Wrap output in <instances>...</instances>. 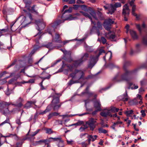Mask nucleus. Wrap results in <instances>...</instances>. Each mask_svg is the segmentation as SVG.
<instances>
[{"instance_id":"f257e3e1","label":"nucleus","mask_w":147,"mask_h":147,"mask_svg":"<svg viewBox=\"0 0 147 147\" xmlns=\"http://www.w3.org/2000/svg\"><path fill=\"white\" fill-rule=\"evenodd\" d=\"M89 57V54L87 53H85L82 56L81 59L74 61V63L72 65H69L65 64L63 61V65L59 69L56 73L61 72L64 71V74L67 75L69 71L72 72L73 71L74 68H76L80 66L84 61L86 60L87 58Z\"/></svg>"},{"instance_id":"f03ea898","label":"nucleus","mask_w":147,"mask_h":147,"mask_svg":"<svg viewBox=\"0 0 147 147\" xmlns=\"http://www.w3.org/2000/svg\"><path fill=\"white\" fill-rule=\"evenodd\" d=\"M72 7H70L68 9L65 10L61 17L62 20H57L51 24V28H48L47 30V32L49 34H51L53 36V32L54 31V28L59 25L61 23L63 22L65 20H75L77 19L76 17H73L71 14H66L67 13H69L71 12L72 11Z\"/></svg>"},{"instance_id":"7ed1b4c3","label":"nucleus","mask_w":147,"mask_h":147,"mask_svg":"<svg viewBox=\"0 0 147 147\" xmlns=\"http://www.w3.org/2000/svg\"><path fill=\"white\" fill-rule=\"evenodd\" d=\"M72 7H70L68 9L65 10L61 17L62 20H57L51 24V28H48L47 30V32L49 34H51L53 36V32L54 31V28L59 25L61 23L63 22L65 20H75L77 19L76 17H73L71 14H66L67 13H69L71 12L72 11Z\"/></svg>"},{"instance_id":"20e7f679","label":"nucleus","mask_w":147,"mask_h":147,"mask_svg":"<svg viewBox=\"0 0 147 147\" xmlns=\"http://www.w3.org/2000/svg\"><path fill=\"white\" fill-rule=\"evenodd\" d=\"M61 95L60 93L55 92V94L52 93L50 97H52L53 99L52 101V104L49 105L46 109L44 111L40 113V114L43 115L49 111L51 109L52 107L54 110H58L63 103L61 102L60 104L59 97Z\"/></svg>"},{"instance_id":"39448f33","label":"nucleus","mask_w":147,"mask_h":147,"mask_svg":"<svg viewBox=\"0 0 147 147\" xmlns=\"http://www.w3.org/2000/svg\"><path fill=\"white\" fill-rule=\"evenodd\" d=\"M35 23L37 26H36V28L39 32L36 35L34 36V37L35 38L36 42L37 43H38L39 40L41 38L43 34H42L41 31L45 27L46 24L42 19L36 20Z\"/></svg>"},{"instance_id":"423d86ee","label":"nucleus","mask_w":147,"mask_h":147,"mask_svg":"<svg viewBox=\"0 0 147 147\" xmlns=\"http://www.w3.org/2000/svg\"><path fill=\"white\" fill-rule=\"evenodd\" d=\"M11 104V102H3L0 103V112L5 116L14 114L16 110V109L14 108L11 111L9 109L8 107Z\"/></svg>"},{"instance_id":"0eeeda50","label":"nucleus","mask_w":147,"mask_h":147,"mask_svg":"<svg viewBox=\"0 0 147 147\" xmlns=\"http://www.w3.org/2000/svg\"><path fill=\"white\" fill-rule=\"evenodd\" d=\"M138 69H136L132 72L127 70L125 74L121 76L119 75V74H118L113 78V81L114 82H117L124 80L127 81L128 75L131 73L136 72Z\"/></svg>"},{"instance_id":"6e6552de","label":"nucleus","mask_w":147,"mask_h":147,"mask_svg":"<svg viewBox=\"0 0 147 147\" xmlns=\"http://www.w3.org/2000/svg\"><path fill=\"white\" fill-rule=\"evenodd\" d=\"M84 74L83 71L76 69H75L74 72L70 74V76L73 79H77L76 80H78L80 82L81 79L84 80L89 78V76L88 78H85L84 77Z\"/></svg>"},{"instance_id":"1a4fd4ad","label":"nucleus","mask_w":147,"mask_h":147,"mask_svg":"<svg viewBox=\"0 0 147 147\" xmlns=\"http://www.w3.org/2000/svg\"><path fill=\"white\" fill-rule=\"evenodd\" d=\"M105 51L102 49L99 50L98 54L96 56L94 55H92L90 57V59L89 63L88 65V67L92 69L96 63L97 59L99 56L102 53H105Z\"/></svg>"},{"instance_id":"9d476101","label":"nucleus","mask_w":147,"mask_h":147,"mask_svg":"<svg viewBox=\"0 0 147 147\" xmlns=\"http://www.w3.org/2000/svg\"><path fill=\"white\" fill-rule=\"evenodd\" d=\"M22 19L21 21V24L26 26L27 25L30 24L32 20V17L31 14L29 13L26 17L22 16Z\"/></svg>"},{"instance_id":"9b49d317","label":"nucleus","mask_w":147,"mask_h":147,"mask_svg":"<svg viewBox=\"0 0 147 147\" xmlns=\"http://www.w3.org/2000/svg\"><path fill=\"white\" fill-rule=\"evenodd\" d=\"M114 21L111 19H108L105 20L104 22L103 26L105 29L109 31L111 29V26L114 23Z\"/></svg>"},{"instance_id":"f8f14e48","label":"nucleus","mask_w":147,"mask_h":147,"mask_svg":"<svg viewBox=\"0 0 147 147\" xmlns=\"http://www.w3.org/2000/svg\"><path fill=\"white\" fill-rule=\"evenodd\" d=\"M81 8L84 11L88 12L90 13L95 19H97L95 12L93 10L91 7H89L87 8L86 6L83 5H81Z\"/></svg>"},{"instance_id":"ddd939ff","label":"nucleus","mask_w":147,"mask_h":147,"mask_svg":"<svg viewBox=\"0 0 147 147\" xmlns=\"http://www.w3.org/2000/svg\"><path fill=\"white\" fill-rule=\"evenodd\" d=\"M104 7L105 9L108 10V12L107 13L111 15L114 13L116 10V9H115L113 4H107L106 5L104 6Z\"/></svg>"},{"instance_id":"4468645a","label":"nucleus","mask_w":147,"mask_h":147,"mask_svg":"<svg viewBox=\"0 0 147 147\" xmlns=\"http://www.w3.org/2000/svg\"><path fill=\"white\" fill-rule=\"evenodd\" d=\"M130 10L127 4H125L123 6L122 14L124 16H128L129 14Z\"/></svg>"},{"instance_id":"2eb2a0df","label":"nucleus","mask_w":147,"mask_h":147,"mask_svg":"<svg viewBox=\"0 0 147 147\" xmlns=\"http://www.w3.org/2000/svg\"><path fill=\"white\" fill-rule=\"evenodd\" d=\"M80 12L82 13V15L86 18H88L90 20L92 23L94 25L96 24V23L95 22H94L92 21L91 16H92L90 13L88 12L85 11H80Z\"/></svg>"},{"instance_id":"dca6fc26","label":"nucleus","mask_w":147,"mask_h":147,"mask_svg":"<svg viewBox=\"0 0 147 147\" xmlns=\"http://www.w3.org/2000/svg\"><path fill=\"white\" fill-rule=\"evenodd\" d=\"M129 97L127 95V92L126 89L125 92L122 95L119 96L118 98L119 100H121L124 102L127 101Z\"/></svg>"},{"instance_id":"f3484780","label":"nucleus","mask_w":147,"mask_h":147,"mask_svg":"<svg viewBox=\"0 0 147 147\" xmlns=\"http://www.w3.org/2000/svg\"><path fill=\"white\" fill-rule=\"evenodd\" d=\"M36 102V101L35 100H33L32 101H28L24 106V108L26 109H28L32 107V105H34L36 106L35 105Z\"/></svg>"},{"instance_id":"a211bd4d","label":"nucleus","mask_w":147,"mask_h":147,"mask_svg":"<svg viewBox=\"0 0 147 147\" xmlns=\"http://www.w3.org/2000/svg\"><path fill=\"white\" fill-rule=\"evenodd\" d=\"M100 115L102 117H106L108 116L112 117V115L111 114L110 110H109L105 109L102 111L100 113Z\"/></svg>"},{"instance_id":"6ab92c4d","label":"nucleus","mask_w":147,"mask_h":147,"mask_svg":"<svg viewBox=\"0 0 147 147\" xmlns=\"http://www.w3.org/2000/svg\"><path fill=\"white\" fill-rule=\"evenodd\" d=\"M40 46L41 47H46L49 49V50L55 49L57 47L58 48L61 47V45H60L58 47L53 46V44L51 42L48 43L46 45H42Z\"/></svg>"},{"instance_id":"aec40b11","label":"nucleus","mask_w":147,"mask_h":147,"mask_svg":"<svg viewBox=\"0 0 147 147\" xmlns=\"http://www.w3.org/2000/svg\"><path fill=\"white\" fill-rule=\"evenodd\" d=\"M94 107L97 109L98 111H100L101 110V104L99 100H96L94 101Z\"/></svg>"},{"instance_id":"412c9836","label":"nucleus","mask_w":147,"mask_h":147,"mask_svg":"<svg viewBox=\"0 0 147 147\" xmlns=\"http://www.w3.org/2000/svg\"><path fill=\"white\" fill-rule=\"evenodd\" d=\"M48 142V140L47 139L40 140L38 141L34 142L33 145L34 146H36L38 145H42L43 143H46V142Z\"/></svg>"},{"instance_id":"4be33fe9","label":"nucleus","mask_w":147,"mask_h":147,"mask_svg":"<svg viewBox=\"0 0 147 147\" xmlns=\"http://www.w3.org/2000/svg\"><path fill=\"white\" fill-rule=\"evenodd\" d=\"M135 25L136 28L138 30L140 34L142 33V29L146 28V25L144 23H143L142 27H141L140 24H136Z\"/></svg>"},{"instance_id":"5701e85b","label":"nucleus","mask_w":147,"mask_h":147,"mask_svg":"<svg viewBox=\"0 0 147 147\" xmlns=\"http://www.w3.org/2000/svg\"><path fill=\"white\" fill-rule=\"evenodd\" d=\"M132 7V15H133L134 16L136 17V18L137 20H139L140 19V15H138L135 13V11L136 10V6L134 5Z\"/></svg>"},{"instance_id":"b1692460","label":"nucleus","mask_w":147,"mask_h":147,"mask_svg":"<svg viewBox=\"0 0 147 147\" xmlns=\"http://www.w3.org/2000/svg\"><path fill=\"white\" fill-rule=\"evenodd\" d=\"M35 42L36 43V44H35L34 46V49L32 51L30 54H29V56H32L35 53L36 50L38 49L39 48L41 47H40V45H37V44H38L39 43H37L36 41H35ZM38 43H39V42Z\"/></svg>"},{"instance_id":"393cba45","label":"nucleus","mask_w":147,"mask_h":147,"mask_svg":"<svg viewBox=\"0 0 147 147\" xmlns=\"http://www.w3.org/2000/svg\"><path fill=\"white\" fill-rule=\"evenodd\" d=\"M60 35L59 34L56 33L55 34V37L54 38H53V39L55 42L59 43H62V41L59 39Z\"/></svg>"},{"instance_id":"a878e982","label":"nucleus","mask_w":147,"mask_h":147,"mask_svg":"<svg viewBox=\"0 0 147 147\" xmlns=\"http://www.w3.org/2000/svg\"><path fill=\"white\" fill-rule=\"evenodd\" d=\"M89 87L88 86L85 89V91L82 92V94L84 95L85 94H87L90 96H91L94 94L93 92H89L88 91Z\"/></svg>"},{"instance_id":"bb28decb","label":"nucleus","mask_w":147,"mask_h":147,"mask_svg":"<svg viewBox=\"0 0 147 147\" xmlns=\"http://www.w3.org/2000/svg\"><path fill=\"white\" fill-rule=\"evenodd\" d=\"M130 34L133 38L135 39H137L138 38V36L136 32L133 30H131L130 32Z\"/></svg>"},{"instance_id":"cd10ccee","label":"nucleus","mask_w":147,"mask_h":147,"mask_svg":"<svg viewBox=\"0 0 147 147\" xmlns=\"http://www.w3.org/2000/svg\"><path fill=\"white\" fill-rule=\"evenodd\" d=\"M23 100L20 97L19 98L18 101L19 103L17 104H13L11 103L10 105H14L15 107H21L22 106L23 104L22 103V101H23Z\"/></svg>"},{"instance_id":"c85d7f7f","label":"nucleus","mask_w":147,"mask_h":147,"mask_svg":"<svg viewBox=\"0 0 147 147\" xmlns=\"http://www.w3.org/2000/svg\"><path fill=\"white\" fill-rule=\"evenodd\" d=\"M84 47L86 51L87 52H91L93 51V49L92 47L89 46L86 44H84Z\"/></svg>"},{"instance_id":"c756f323","label":"nucleus","mask_w":147,"mask_h":147,"mask_svg":"<svg viewBox=\"0 0 147 147\" xmlns=\"http://www.w3.org/2000/svg\"><path fill=\"white\" fill-rule=\"evenodd\" d=\"M128 85H129V86L127 88V89H129L130 88H131V89H136L138 88V86L137 85H136L135 84H134V87H130L133 84L131 82H129L128 83Z\"/></svg>"},{"instance_id":"7c9ffc66","label":"nucleus","mask_w":147,"mask_h":147,"mask_svg":"<svg viewBox=\"0 0 147 147\" xmlns=\"http://www.w3.org/2000/svg\"><path fill=\"white\" fill-rule=\"evenodd\" d=\"M6 137H10L16 140H18L19 139V137L15 134H10L9 135L6 136Z\"/></svg>"},{"instance_id":"2f4dec72","label":"nucleus","mask_w":147,"mask_h":147,"mask_svg":"<svg viewBox=\"0 0 147 147\" xmlns=\"http://www.w3.org/2000/svg\"><path fill=\"white\" fill-rule=\"evenodd\" d=\"M81 83V82L79 81L78 80H76L75 81H73L72 80H70L68 83V84L69 86H71L72 84L76 83Z\"/></svg>"},{"instance_id":"473e14b6","label":"nucleus","mask_w":147,"mask_h":147,"mask_svg":"<svg viewBox=\"0 0 147 147\" xmlns=\"http://www.w3.org/2000/svg\"><path fill=\"white\" fill-rule=\"evenodd\" d=\"M98 133L100 134L103 133L105 134L108 133L107 131L105 129H103L102 127H100L98 129Z\"/></svg>"},{"instance_id":"72a5a7b5","label":"nucleus","mask_w":147,"mask_h":147,"mask_svg":"<svg viewBox=\"0 0 147 147\" xmlns=\"http://www.w3.org/2000/svg\"><path fill=\"white\" fill-rule=\"evenodd\" d=\"M44 130L46 131V133L49 134H51L53 133V131L51 128H45Z\"/></svg>"},{"instance_id":"f704fd0d","label":"nucleus","mask_w":147,"mask_h":147,"mask_svg":"<svg viewBox=\"0 0 147 147\" xmlns=\"http://www.w3.org/2000/svg\"><path fill=\"white\" fill-rule=\"evenodd\" d=\"M10 121L9 118H7L6 119V120L4 121L3 122H2L0 124V126L2 125L5 123H8L11 126V128H12V126L11 124L9 123Z\"/></svg>"},{"instance_id":"c9c22d12","label":"nucleus","mask_w":147,"mask_h":147,"mask_svg":"<svg viewBox=\"0 0 147 147\" xmlns=\"http://www.w3.org/2000/svg\"><path fill=\"white\" fill-rule=\"evenodd\" d=\"M87 123L89 126L90 128V130L92 131L93 130L94 128L95 127V126L94 125V124L93 123H90L89 121L88 123Z\"/></svg>"},{"instance_id":"e433bc0d","label":"nucleus","mask_w":147,"mask_h":147,"mask_svg":"<svg viewBox=\"0 0 147 147\" xmlns=\"http://www.w3.org/2000/svg\"><path fill=\"white\" fill-rule=\"evenodd\" d=\"M90 100L89 99H87L86 100H85L84 101V102H85V106L86 108V109L87 111H92V109H88L87 107V106L86 105L88 103H89L90 102Z\"/></svg>"},{"instance_id":"4c0bfd02","label":"nucleus","mask_w":147,"mask_h":147,"mask_svg":"<svg viewBox=\"0 0 147 147\" xmlns=\"http://www.w3.org/2000/svg\"><path fill=\"white\" fill-rule=\"evenodd\" d=\"M113 5L115 8V9H116V8H117L120 7L121 6V3L119 2L115 3Z\"/></svg>"},{"instance_id":"58836bf2","label":"nucleus","mask_w":147,"mask_h":147,"mask_svg":"<svg viewBox=\"0 0 147 147\" xmlns=\"http://www.w3.org/2000/svg\"><path fill=\"white\" fill-rule=\"evenodd\" d=\"M133 112L132 110L130 111H127L125 112V113L126 114L127 116H129L130 115L132 114Z\"/></svg>"},{"instance_id":"ea45409f","label":"nucleus","mask_w":147,"mask_h":147,"mask_svg":"<svg viewBox=\"0 0 147 147\" xmlns=\"http://www.w3.org/2000/svg\"><path fill=\"white\" fill-rule=\"evenodd\" d=\"M58 147H64V144L63 141L62 140L60 141L58 145Z\"/></svg>"},{"instance_id":"a19ab883","label":"nucleus","mask_w":147,"mask_h":147,"mask_svg":"<svg viewBox=\"0 0 147 147\" xmlns=\"http://www.w3.org/2000/svg\"><path fill=\"white\" fill-rule=\"evenodd\" d=\"M89 135V136H90V138H91L92 139V142H93L96 139V138L97 137V135H95L94 136H92V135Z\"/></svg>"},{"instance_id":"79ce46f5","label":"nucleus","mask_w":147,"mask_h":147,"mask_svg":"<svg viewBox=\"0 0 147 147\" xmlns=\"http://www.w3.org/2000/svg\"><path fill=\"white\" fill-rule=\"evenodd\" d=\"M107 67L109 69H111L115 67V66L113 63H110L107 66Z\"/></svg>"},{"instance_id":"37998d69","label":"nucleus","mask_w":147,"mask_h":147,"mask_svg":"<svg viewBox=\"0 0 147 147\" xmlns=\"http://www.w3.org/2000/svg\"><path fill=\"white\" fill-rule=\"evenodd\" d=\"M143 42L145 45H147V36L143 37Z\"/></svg>"},{"instance_id":"c03bdc74","label":"nucleus","mask_w":147,"mask_h":147,"mask_svg":"<svg viewBox=\"0 0 147 147\" xmlns=\"http://www.w3.org/2000/svg\"><path fill=\"white\" fill-rule=\"evenodd\" d=\"M40 130V129H38L36 131L32 132V134L30 135V136H31L33 137L36 135Z\"/></svg>"},{"instance_id":"a18cd8bd","label":"nucleus","mask_w":147,"mask_h":147,"mask_svg":"<svg viewBox=\"0 0 147 147\" xmlns=\"http://www.w3.org/2000/svg\"><path fill=\"white\" fill-rule=\"evenodd\" d=\"M84 123L83 121H79L77 123L74 124V125H80L83 124H84Z\"/></svg>"},{"instance_id":"49530a36","label":"nucleus","mask_w":147,"mask_h":147,"mask_svg":"<svg viewBox=\"0 0 147 147\" xmlns=\"http://www.w3.org/2000/svg\"><path fill=\"white\" fill-rule=\"evenodd\" d=\"M16 122L18 125H21L22 122L20 121V118H19L17 119L16 120Z\"/></svg>"},{"instance_id":"de8ad7c7","label":"nucleus","mask_w":147,"mask_h":147,"mask_svg":"<svg viewBox=\"0 0 147 147\" xmlns=\"http://www.w3.org/2000/svg\"><path fill=\"white\" fill-rule=\"evenodd\" d=\"M50 138L53 139L54 141H57L59 142L62 140L60 137L55 138Z\"/></svg>"},{"instance_id":"09e8293b","label":"nucleus","mask_w":147,"mask_h":147,"mask_svg":"<svg viewBox=\"0 0 147 147\" xmlns=\"http://www.w3.org/2000/svg\"><path fill=\"white\" fill-rule=\"evenodd\" d=\"M146 80L145 79H144L140 81V84L141 85L143 86L146 83Z\"/></svg>"},{"instance_id":"8fccbe9b","label":"nucleus","mask_w":147,"mask_h":147,"mask_svg":"<svg viewBox=\"0 0 147 147\" xmlns=\"http://www.w3.org/2000/svg\"><path fill=\"white\" fill-rule=\"evenodd\" d=\"M64 1L68 2L69 4H74L75 3V0H63Z\"/></svg>"},{"instance_id":"3c124183","label":"nucleus","mask_w":147,"mask_h":147,"mask_svg":"<svg viewBox=\"0 0 147 147\" xmlns=\"http://www.w3.org/2000/svg\"><path fill=\"white\" fill-rule=\"evenodd\" d=\"M96 119H94V118H91L90 119L89 122L91 123H93L94 124L96 122Z\"/></svg>"},{"instance_id":"603ef678","label":"nucleus","mask_w":147,"mask_h":147,"mask_svg":"<svg viewBox=\"0 0 147 147\" xmlns=\"http://www.w3.org/2000/svg\"><path fill=\"white\" fill-rule=\"evenodd\" d=\"M101 40L102 43L103 44H105L107 42V40L106 39L103 37H101Z\"/></svg>"},{"instance_id":"864d4df0","label":"nucleus","mask_w":147,"mask_h":147,"mask_svg":"<svg viewBox=\"0 0 147 147\" xmlns=\"http://www.w3.org/2000/svg\"><path fill=\"white\" fill-rule=\"evenodd\" d=\"M66 141L67 144L69 145H72L74 142V141L72 140H67Z\"/></svg>"},{"instance_id":"5fc2aeb1","label":"nucleus","mask_w":147,"mask_h":147,"mask_svg":"<svg viewBox=\"0 0 147 147\" xmlns=\"http://www.w3.org/2000/svg\"><path fill=\"white\" fill-rule=\"evenodd\" d=\"M5 94L7 96L9 95L10 94H11V92L9 90V89L8 86H7V90L5 91Z\"/></svg>"},{"instance_id":"6e6d98bb","label":"nucleus","mask_w":147,"mask_h":147,"mask_svg":"<svg viewBox=\"0 0 147 147\" xmlns=\"http://www.w3.org/2000/svg\"><path fill=\"white\" fill-rule=\"evenodd\" d=\"M87 128V127H81L79 129V130L80 132H82L85 130V129H86Z\"/></svg>"},{"instance_id":"4d7b16f0","label":"nucleus","mask_w":147,"mask_h":147,"mask_svg":"<svg viewBox=\"0 0 147 147\" xmlns=\"http://www.w3.org/2000/svg\"><path fill=\"white\" fill-rule=\"evenodd\" d=\"M115 34H111L109 36V38L111 40L114 39L115 38Z\"/></svg>"},{"instance_id":"13d9d810","label":"nucleus","mask_w":147,"mask_h":147,"mask_svg":"<svg viewBox=\"0 0 147 147\" xmlns=\"http://www.w3.org/2000/svg\"><path fill=\"white\" fill-rule=\"evenodd\" d=\"M97 26H98V28L99 29H102V25L100 22H98L97 23Z\"/></svg>"},{"instance_id":"bf43d9fd","label":"nucleus","mask_w":147,"mask_h":147,"mask_svg":"<svg viewBox=\"0 0 147 147\" xmlns=\"http://www.w3.org/2000/svg\"><path fill=\"white\" fill-rule=\"evenodd\" d=\"M140 113H141L143 117H144L145 116L146 114H145L144 110H141L140 111Z\"/></svg>"},{"instance_id":"052dcab7","label":"nucleus","mask_w":147,"mask_h":147,"mask_svg":"<svg viewBox=\"0 0 147 147\" xmlns=\"http://www.w3.org/2000/svg\"><path fill=\"white\" fill-rule=\"evenodd\" d=\"M134 1L135 0H131L130 1V2H129V4L132 7L134 5H135L134 4Z\"/></svg>"},{"instance_id":"680f3d73","label":"nucleus","mask_w":147,"mask_h":147,"mask_svg":"<svg viewBox=\"0 0 147 147\" xmlns=\"http://www.w3.org/2000/svg\"><path fill=\"white\" fill-rule=\"evenodd\" d=\"M136 52V51H134L132 49H131L130 54L131 55H134Z\"/></svg>"},{"instance_id":"e2e57ef3","label":"nucleus","mask_w":147,"mask_h":147,"mask_svg":"<svg viewBox=\"0 0 147 147\" xmlns=\"http://www.w3.org/2000/svg\"><path fill=\"white\" fill-rule=\"evenodd\" d=\"M34 82V79H31L29 80L28 81L26 82V83H33Z\"/></svg>"},{"instance_id":"0e129e2a","label":"nucleus","mask_w":147,"mask_h":147,"mask_svg":"<svg viewBox=\"0 0 147 147\" xmlns=\"http://www.w3.org/2000/svg\"><path fill=\"white\" fill-rule=\"evenodd\" d=\"M110 87L108 86L107 87L102 88L100 90V91L101 92H102V91H105L106 90L109 89L110 88Z\"/></svg>"},{"instance_id":"69168bd1","label":"nucleus","mask_w":147,"mask_h":147,"mask_svg":"<svg viewBox=\"0 0 147 147\" xmlns=\"http://www.w3.org/2000/svg\"><path fill=\"white\" fill-rule=\"evenodd\" d=\"M144 89H143L142 87L140 88L139 89V93L140 94H141L142 92H144Z\"/></svg>"},{"instance_id":"338daca9","label":"nucleus","mask_w":147,"mask_h":147,"mask_svg":"<svg viewBox=\"0 0 147 147\" xmlns=\"http://www.w3.org/2000/svg\"><path fill=\"white\" fill-rule=\"evenodd\" d=\"M116 125V124L115 122L113 123V125L111 126V127L114 130L116 131V129H115V126Z\"/></svg>"},{"instance_id":"774afa93","label":"nucleus","mask_w":147,"mask_h":147,"mask_svg":"<svg viewBox=\"0 0 147 147\" xmlns=\"http://www.w3.org/2000/svg\"><path fill=\"white\" fill-rule=\"evenodd\" d=\"M137 98H138L140 100H142V98L141 96L139 94H137Z\"/></svg>"}]
</instances>
